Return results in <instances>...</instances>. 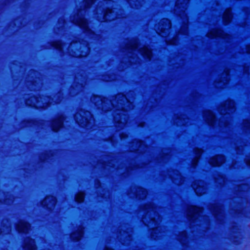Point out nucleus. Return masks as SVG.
I'll use <instances>...</instances> for the list:
<instances>
[{
	"label": "nucleus",
	"instance_id": "4",
	"mask_svg": "<svg viewBox=\"0 0 250 250\" xmlns=\"http://www.w3.org/2000/svg\"><path fill=\"white\" fill-rule=\"evenodd\" d=\"M115 100H117V103L118 104V106L119 109H121L122 110H127V109L125 107L123 106V104L126 103L127 104V106H129V109L131 108V104L128 101L127 98L122 94H118L115 98Z\"/></svg>",
	"mask_w": 250,
	"mask_h": 250
},
{
	"label": "nucleus",
	"instance_id": "8",
	"mask_svg": "<svg viewBox=\"0 0 250 250\" xmlns=\"http://www.w3.org/2000/svg\"><path fill=\"white\" fill-rule=\"evenodd\" d=\"M188 2V0H178L175 5V12L179 16H181V14L179 13V10L184 14Z\"/></svg>",
	"mask_w": 250,
	"mask_h": 250
},
{
	"label": "nucleus",
	"instance_id": "7",
	"mask_svg": "<svg viewBox=\"0 0 250 250\" xmlns=\"http://www.w3.org/2000/svg\"><path fill=\"white\" fill-rule=\"evenodd\" d=\"M204 185V182L201 181H196L192 185V187L197 195H201L205 192Z\"/></svg>",
	"mask_w": 250,
	"mask_h": 250
},
{
	"label": "nucleus",
	"instance_id": "45",
	"mask_svg": "<svg viewBox=\"0 0 250 250\" xmlns=\"http://www.w3.org/2000/svg\"><path fill=\"white\" fill-rule=\"evenodd\" d=\"M124 137L123 136V135H122L121 136V138H123Z\"/></svg>",
	"mask_w": 250,
	"mask_h": 250
},
{
	"label": "nucleus",
	"instance_id": "17",
	"mask_svg": "<svg viewBox=\"0 0 250 250\" xmlns=\"http://www.w3.org/2000/svg\"><path fill=\"white\" fill-rule=\"evenodd\" d=\"M92 101L95 103V104L97 105H99L100 104L102 105V108L104 109V106H106L107 104H108L107 101L105 99H103L101 97L99 96H95L94 97Z\"/></svg>",
	"mask_w": 250,
	"mask_h": 250
},
{
	"label": "nucleus",
	"instance_id": "37",
	"mask_svg": "<svg viewBox=\"0 0 250 250\" xmlns=\"http://www.w3.org/2000/svg\"><path fill=\"white\" fill-rule=\"evenodd\" d=\"M250 53V46H247L246 47V50L244 53Z\"/></svg>",
	"mask_w": 250,
	"mask_h": 250
},
{
	"label": "nucleus",
	"instance_id": "31",
	"mask_svg": "<svg viewBox=\"0 0 250 250\" xmlns=\"http://www.w3.org/2000/svg\"><path fill=\"white\" fill-rule=\"evenodd\" d=\"M53 45L58 49H62V43L60 42H57L53 44Z\"/></svg>",
	"mask_w": 250,
	"mask_h": 250
},
{
	"label": "nucleus",
	"instance_id": "3",
	"mask_svg": "<svg viewBox=\"0 0 250 250\" xmlns=\"http://www.w3.org/2000/svg\"><path fill=\"white\" fill-rule=\"evenodd\" d=\"M234 103L231 100H228L220 107L219 110L222 114L229 113L234 111Z\"/></svg>",
	"mask_w": 250,
	"mask_h": 250
},
{
	"label": "nucleus",
	"instance_id": "41",
	"mask_svg": "<svg viewBox=\"0 0 250 250\" xmlns=\"http://www.w3.org/2000/svg\"><path fill=\"white\" fill-rule=\"evenodd\" d=\"M47 106V105H43V106H39V107L42 108H46Z\"/></svg>",
	"mask_w": 250,
	"mask_h": 250
},
{
	"label": "nucleus",
	"instance_id": "30",
	"mask_svg": "<svg viewBox=\"0 0 250 250\" xmlns=\"http://www.w3.org/2000/svg\"><path fill=\"white\" fill-rule=\"evenodd\" d=\"M188 27L187 25H184L180 30V32L181 34H186L187 33Z\"/></svg>",
	"mask_w": 250,
	"mask_h": 250
},
{
	"label": "nucleus",
	"instance_id": "24",
	"mask_svg": "<svg viewBox=\"0 0 250 250\" xmlns=\"http://www.w3.org/2000/svg\"><path fill=\"white\" fill-rule=\"evenodd\" d=\"M202 152H203V151L201 149H195V153L196 154V156H195V158H194V159L193 161V162H192L193 166L194 167L197 165L198 160H199L200 156L201 154H202Z\"/></svg>",
	"mask_w": 250,
	"mask_h": 250
},
{
	"label": "nucleus",
	"instance_id": "27",
	"mask_svg": "<svg viewBox=\"0 0 250 250\" xmlns=\"http://www.w3.org/2000/svg\"><path fill=\"white\" fill-rule=\"evenodd\" d=\"M84 194L82 192L79 193L76 196V200L78 202H82L84 199Z\"/></svg>",
	"mask_w": 250,
	"mask_h": 250
},
{
	"label": "nucleus",
	"instance_id": "36",
	"mask_svg": "<svg viewBox=\"0 0 250 250\" xmlns=\"http://www.w3.org/2000/svg\"><path fill=\"white\" fill-rule=\"evenodd\" d=\"M94 0H88L86 1L85 2L86 4V7H88V6H89L91 4L94 2Z\"/></svg>",
	"mask_w": 250,
	"mask_h": 250
},
{
	"label": "nucleus",
	"instance_id": "42",
	"mask_svg": "<svg viewBox=\"0 0 250 250\" xmlns=\"http://www.w3.org/2000/svg\"><path fill=\"white\" fill-rule=\"evenodd\" d=\"M104 250H113L112 249H109L108 248H106Z\"/></svg>",
	"mask_w": 250,
	"mask_h": 250
},
{
	"label": "nucleus",
	"instance_id": "1",
	"mask_svg": "<svg viewBox=\"0 0 250 250\" xmlns=\"http://www.w3.org/2000/svg\"><path fill=\"white\" fill-rule=\"evenodd\" d=\"M77 122L82 127H91L90 124L94 122L92 115L88 111L81 110L75 115Z\"/></svg>",
	"mask_w": 250,
	"mask_h": 250
},
{
	"label": "nucleus",
	"instance_id": "33",
	"mask_svg": "<svg viewBox=\"0 0 250 250\" xmlns=\"http://www.w3.org/2000/svg\"><path fill=\"white\" fill-rule=\"evenodd\" d=\"M244 126L246 128L250 129V123L249 121H244L243 123Z\"/></svg>",
	"mask_w": 250,
	"mask_h": 250
},
{
	"label": "nucleus",
	"instance_id": "26",
	"mask_svg": "<svg viewBox=\"0 0 250 250\" xmlns=\"http://www.w3.org/2000/svg\"><path fill=\"white\" fill-rule=\"evenodd\" d=\"M211 209L215 216H216L218 214H220L221 213V208L219 206H213Z\"/></svg>",
	"mask_w": 250,
	"mask_h": 250
},
{
	"label": "nucleus",
	"instance_id": "14",
	"mask_svg": "<svg viewBox=\"0 0 250 250\" xmlns=\"http://www.w3.org/2000/svg\"><path fill=\"white\" fill-rule=\"evenodd\" d=\"M204 116L209 125H212L215 120L214 114L209 110H206L204 113Z\"/></svg>",
	"mask_w": 250,
	"mask_h": 250
},
{
	"label": "nucleus",
	"instance_id": "9",
	"mask_svg": "<svg viewBox=\"0 0 250 250\" xmlns=\"http://www.w3.org/2000/svg\"><path fill=\"white\" fill-rule=\"evenodd\" d=\"M208 37L210 38H213L217 37L226 38L227 35L220 29H213L210 31L207 35Z\"/></svg>",
	"mask_w": 250,
	"mask_h": 250
},
{
	"label": "nucleus",
	"instance_id": "29",
	"mask_svg": "<svg viewBox=\"0 0 250 250\" xmlns=\"http://www.w3.org/2000/svg\"><path fill=\"white\" fill-rule=\"evenodd\" d=\"M177 178H174V177H172V179H173V181L174 182L177 184V185H180L182 183L180 181V182H178V179H182V177L179 174H177Z\"/></svg>",
	"mask_w": 250,
	"mask_h": 250
},
{
	"label": "nucleus",
	"instance_id": "39",
	"mask_svg": "<svg viewBox=\"0 0 250 250\" xmlns=\"http://www.w3.org/2000/svg\"><path fill=\"white\" fill-rule=\"evenodd\" d=\"M170 43L171 44H175L176 43V40H175V39L172 40Z\"/></svg>",
	"mask_w": 250,
	"mask_h": 250
},
{
	"label": "nucleus",
	"instance_id": "16",
	"mask_svg": "<svg viewBox=\"0 0 250 250\" xmlns=\"http://www.w3.org/2000/svg\"><path fill=\"white\" fill-rule=\"evenodd\" d=\"M63 118L60 117L57 119L54 120L52 123V128L54 131H57L62 126Z\"/></svg>",
	"mask_w": 250,
	"mask_h": 250
},
{
	"label": "nucleus",
	"instance_id": "13",
	"mask_svg": "<svg viewBox=\"0 0 250 250\" xmlns=\"http://www.w3.org/2000/svg\"><path fill=\"white\" fill-rule=\"evenodd\" d=\"M29 227L30 225L27 223L21 221L17 225V229L19 232H27Z\"/></svg>",
	"mask_w": 250,
	"mask_h": 250
},
{
	"label": "nucleus",
	"instance_id": "34",
	"mask_svg": "<svg viewBox=\"0 0 250 250\" xmlns=\"http://www.w3.org/2000/svg\"><path fill=\"white\" fill-rule=\"evenodd\" d=\"M184 238V239H186V234L185 232H182L181 234H180V236L179 237V239L180 241H182L183 240H182V238Z\"/></svg>",
	"mask_w": 250,
	"mask_h": 250
},
{
	"label": "nucleus",
	"instance_id": "18",
	"mask_svg": "<svg viewBox=\"0 0 250 250\" xmlns=\"http://www.w3.org/2000/svg\"><path fill=\"white\" fill-rule=\"evenodd\" d=\"M24 248L25 250H34L35 245L34 240L30 238L26 239L25 240Z\"/></svg>",
	"mask_w": 250,
	"mask_h": 250
},
{
	"label": "nucleus",
	"instance_id": "19",
	"mask_svg": "<svg viewBox=\"0 0 250 250\" xmlns=\"http://www.w3.org/2000/svg\"><path fill=\"white\" fill-rule=\"evenodd\" d=\"M73 22L80 26L81 27L87 30L88 29L87 22L85 19L83 18H80L79 19L74 20Z\"/></svg>",
	"mask_w": 250,
	"mask_h": 250
},
{
	"label": "nucleus",
	"instance_id": "11",
	"mask_svg": "<svg viewBox=\"0 0 250 250\" xmlns=\"http://www.w3.org/2000/svg\"><path fill=\"white\" fill-rule=\"evenodd\" d=\"M56 203V200L55 197L52 196L47 197L42 202V204L46 206L49 208L54 207Z\"/></svg>",
	"mask_w": 250,
	"mask_h": 250
},
{
	"label": "nucleus",
	"instance_id": "22",
	"mask_svg": "<svg viewBox=\"0 0 250 250\" xmlns=\"http://www.w3.org/2000/svg\"><path fill=\"white\" fill-rule=\"evenodd\" d=\"M83 229H79L78 230L72 234L71 237L72 239L76 241L79 240L83 236Z\"/></svg>",
	"mask_w": 250,
	"mask_h": 250
},
{
	"label": "nucleus",
	"instance_id": "40",
	"mask_svg": "<svg viewBox=\"0 0 250 250\" xmlns=\"http://www.w3.org/2000/svg\"><path fill=\"white\" fill-rule=\"evenodd\" d=\"M116 102L115 101L114 102H113L112 103V105L113 106H115V104H116Z\"/></svg>",
	"mask_w": 250,
	"mask_h": 250
},
{
	"label": "nucleus",
	"instance_id": "2",
	"mask_svg": "<svg viewBox=\"0 0 250 250\" xmlns=\"http://www.w3.org/2000/svg\"><path fill=\"white\" fill-rule=\"evenodd\" d=\"M171 28V23L167 19L164 20L160 27L157 29V33L162 37H166L168 33V30Z\"/></svg>",
	"mask_w": 250,
	"mask_h": 250
},
{
	"label": "nucleus",
	"instance_id": "28",
	"mask_svg": "<svg viewBox=\"0 0 250 250\" xmlns=\"http://www.w3.org/2000/svg\"><path fill=\"white\" fill-rule=\"evenodd\" d=\"M143 0H128V2H129V3L132 6H134L133 5H134V7H136V8H138V5L136 4V3H133V2H135L136 1V2H138V4H140V2L142 1H143Z\"/></svg>",
	"mask_w": 250,
	"mask_h": 250
},
{
	"label": "nucleus",
	"instance_id": "35",
	"mask_svg": "<svg viewBox=\"0 0 250 250\" xmlns=\"http://www.w3.org/2000/svg\"><path fill=\"white\" fill-rule=\"evenodd\" d=\"M137 145H138V148L137 150H140L141 148L142 147V146L144 145V143L142 142L138 141L137 142Z\"/></svg>",
	"mask_w": 250,
	"mask_h": 250
},
{
	"label": "nucleus",
	"instance_id": "25",
	"mask_svg": "<svg viewBox=\"0 0 250 250\" xmlns=\"http://www.w3.org/2000/svg\"><path fill=\"white\" fill-rule=\"evenodd\" d=\"M146 191L142 188H139L137 191V195L136 196L139 198V199H143L144 197L146 196Z\"/></svg>",
	"mask_w": 250,
	"mask_h": 250
},
{
	"label": "nucleus",
	"instance_id": "20",
	"mask_svg": "<svg viewBox=\"0 0 250 250\" xmlns=\"http://www.w3.org/2000/svg\"><path fill=\"white\" fill-rule=\"evenodd\" d=\"M232 18V15L231 13V9H227L226 10L223 15V21L225 24L229 23Z\"/></svg>",
	"mask_w": 250,
	"mask_h": 250
},
{
	"label": "nucleus",
	"instance_id": "32",
	"mask_svg": "<svg viewBox=\"0 0 250 250\" xmlns=\"http://www.w3.org/2000/svg\"><path fill=\"white\" fill-rule=\"evenodd\" d=\"M125 116L124 115V118H122L121 121L117 120V118L115 117V120L119 123H120L121 125H124L125 123Z\"/></svg>",
	"mask_w": 250,
	"mask_h": 250
},
{
	"label": "nucleus",
	"instance_id": "6",
	"mask_svg": "<svg viewBox=\"0 0 250 250\" xmlns=\"http://www.w3.org/2000/svg\"><path fill=\"white\" fill-rule=\"evenodd\" d=\"M160 220V216L157 215V218L155 217H152L150 219V222H148V224L146 225L148 227L151 228V229L153 230V232L152 233V236L154 239H155V236L154 235L155 233H156L158 230L159 231L161 229L160 228L156 227V226L158 224V221Z\"/></svg>",
	"mask_w": 250,
	"mask_h": 250
},
{
	"label": "nucleus",
	"instance_id": "12",
	"mask_svg": "<svg viewBox=\"0 0 250 250\" xmlns=\"http://www.w3.org/2000/svg\"><path fill=\"white\" fill-rule=\"evenodd\" d=\"M144 211L147 212L146 216L143 218V221L146 223L147 222V217L149 216L152 215V213H155V211L154 210V208L152 204H149L147 205L144 207Z\"/></svg>",
	"mask_w": 250,
	"mask_h": 250
},
{
	"label": "nucleus",
	"instance_id": "15",
	"mask_svg": "<svg viewBox=\"0 0 250 250\" xmlns=\"http://www.w3.org/2000/svg\"><path fill=\"white\" fill-rule=\"evenodd\" d=\"M116 18V14L115 12L112 11L111 9H108L104 15V20L102 21H112L115 19Z\"/></svg>",
	"mask_w": 250,
	"mask_h": 250
},
{
	"label": "nucleus",
	"instance_id": "10",
	"mask_svg": "<svg viewBox=\"0 0 250 250\" xmlns=\"http://www.w3.org/2000/svg\"><path fill=\"white\" fill-rule=\"evenodd\" d=\"M225 161V158L222 155H218L212 157L209 161V164L213 166H219Z\"/></svg>",
	"mask_w": 250,
	"mask_h": 250
},
{
	"label": "nucleus",
	"instance_id": "38",
	"mask_svg": "<svg viewBox=\"0 0 250 250\" xmlns=\"http://www.w3.org/2000/svg\"><path fill=\"white\" fill-rule=\"evenodd\" d=\"M246 164L250 166V159H247L246 160Z\"/></svg>",
	"mask_w": 250,
	"mask_h": 250
},
{
	"label": "nucleus",
	"instance_id": "5",
	"mask_svg": "<svg viewBox=\"0 0 250 250\" xmlns=\"http://www.w3.org/2000/svg\"><path fill=\"white\" fill-rule=\"evenodd\" d=\"M202 209L194 206H190L188 210V216L190 220H195L199 216Z\"/></svg>",
	"mask_w": 250,
	"mask_h": 250
},
{
	"label": "nucleus",
	"instance_id": "44",
	"mask_svg": "<svg viewBox=\"0 0 250 250\" xmlns=\"http://www.w3.org/2000/svg\"><path fill=\"white\" fill-rule=\"evenodd\" d=\"M34 106H37L38 107H39L40 105L38 104V105H36V104H34Z\"/></svg>",
	"mask_w": 250,
	"mask_h": 250
},
{
	"label": "nucleus",
	"instance_id": "23",
	"mask_svg": "<svg viewBox=\"0 0 250 250\" xmlns=\"http://www.w3.org/2000/svg\"><path fill=\"white\" fill-rule=\"evenodd\" d=\"M138 44V41L136 40L131 41L127 43L126 48L127 49H134L137 47Z\"/></svg>",
	"mask_w": 250,
	"mask_h": 250
},
{
	"label": "nucleus",
	"instance_id": "21",
	"mask_svg": "<svg viewBox=\"0 0 250 250\" xmlns=\"http://www.w3.org/2000/svg\"><path fill=\"white\" fill-rule=\"evenodd\" d=\"M140 51L144 57L149 60L150 59L152 56V53L151 51L149 50L147 47H144L143 48L140 49Z\"/></svg>",
	"mask_w": 250,
	"mask_h": 250
},
{
	"label": "nucleus",
	"instance_id": "43",
	"mask_svg": "<svg viewBox=\"0 0 250 250\" xmlns=\"http://www.w3.org/2000/svg\"><path fill=\"white\" fill-rule=\"evenodd\" d=\"M228 74H229V72H228V71H227L226 72V75L227 76H228Z\"/></svg>",
	"mask_w": 250,
	"mask_h": 250
}]
</instances>
